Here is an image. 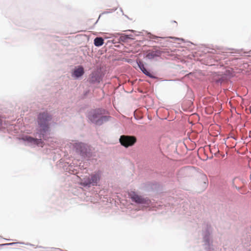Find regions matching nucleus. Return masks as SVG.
I'll use <instances>...</instances> for the list:
<instances>
[{"instance_id":"nucleus-1","label":"nucleus","mask_w":251,"mask_h":251,"mask_svg":"<svg viewBox=\"0 0 251 251\" xmlns=\"http://www.w3.org/2000/svg\"><path fill=\"white\" fill-rule=\"evenodd\" d=\"M51 116L46 112L40 113L38 116L37 122L40 127V132L43 138L44 133L49 129L48 123L51 120Z\"/></svg>"},{"instance_id":"nucleus-2","label":"nucleus","mask_w":251,"mask_h":251,"mask_svg":"<svg viewBox=\"0 0 251 251\" xmlns=\"http://www.w3.org/2000/svg\"><path fill=\"white\" fill-rule=\"evenodd\" d=\"M100 172H98L92 175L91 178H84L82 180V184L84 186H88L90 184L96 185L100 179Z\"/></svg>"},{"instance_id":"nucleus-3","label":"nucleus","mask_w":251,"mask_h":251,"mask_svg":"<svg viewBox=\"0 0 251 251\" xmlns=\"http://www.w3.org/2000/svg\"><path fill=\"white\" fill-rule=\"evenodd\" d=\"M136 141V138L133 136L122 135L120 138L121 144L126 148L133 146Z\"/></svg>"},{"instance_id":"nucleus-4","label":"nucleus","mask_w":251,"mask_h":251,"mask_svg":"<svg viewBox=\"0 0 251 251\" xmlns=\"http://www.w3.org/2000/svg\"><path fill=\"white\" fill-rule=\"evenodd\" d=\"M90 119L92 122L98 125H100L103 120L106 119V117L102 115V110H96L93 114L90 115Z\"/></svg>"},{"instance_id":"nucleus-5","label":"nucleus","mask_w":251,"mask_h":251,"mask_svg":"<svg viewBox=\"0 0 251 251\" xmlns=\"http://www.w3.org/2000/svg\"><path fill=\"white\" fill-rule=\"evenodd\" d=\"M130 198L132 200L138 203L143 204L146 203L147 200L143 198L141 196H139L135 194L134 192H132L130 194Z\"/></svg>"},{"instance_id":"nucleus-6","label":"nucleus","mask_w":251,"mask_h":251,"mask_svg":"<svg viewBox=\"0 0 251 251\" xmlns=\"http://www.w3.org/2000/svg\"><path fill=\"white\" fill-rule=\"evenodd\" d=\"M22 139L24 141H27L29 143H33L36 145H39L42 142L41 139H38L32 138L29 136H25L22 137Z\"/></svg>"},{"instance_id":"nucleus-7","label":"nucleus","mask_w":251,"mask_h":251,"mask_svg":"<svg viewBox=\"0 0 251 251\" xmlns=\"http://www.w3.org/2000/svg\"><path fill=\"white\" fill-rule=\"evenodd\" d=\"M161 54L160 50L150 51L146 55V57L149 59H152L155 57L159 56Z\"/></svg>"},{"instance_id":"nucleus-8","label":"nucleus","mask_w":251,"mask_h":251,"mask_svg":"<svg viewBox=\"0 0 251 251\" xmlns=\"http://www.w3.org/2000/svg\"><path fill=\"white\" fill-rule=\"evenodd\" d=\"M75 147L76 148V151L80 152L81 154L85 153L86 152V146L84 144L82 143H76L75 144Z\"/></svg>"},{"instance_id":"nucleus-9","label":"nucleus","mask_w":251,"mask_h":251,"mask_svg":"<svg viewBox=\"0 0 251 251\" xmlns=\"http://www.w3.org/2000/svg\"><path fill=\"white\" fill-rule=\"evenodd\" d=\"M138 65L140 70L144 74H145L146 75L149 76L151 78L154 77V76L152 75L146 70L144 64L142 62L140 61L139 63H138Z\"/></svg>"},{"instance_id":"nucleus-10","label":"nucleus","mask_w":251,"mask_h":251,"mask_svg":"<svg viewBox=\"0 0 251 251\" xmlns=\"http://www.w3.org/2000/svg\"><path fill=\"white\" fill-rule=\"evenodd\" d=\"M84 69L82 67H79L74 71V75L76 77H79L82 76L84 74Z\"/></svg>"},{"instance_id":"nucleus-11","label":"nucleus","mask_w":251,"mask_h":251,"mask_svg":"<svg viewBox=\"0 0 251 251\" xmlns=\"http://www.w3.org/2000/svg\"><path fill=\"white\" fill-rule=\"evenodd\" d=\"M104 43V40L101 37H97L94 39V45L97 47H100Z\"/></svg>"},{"instance_id":"nucleus-12","label":"nucleus","mask_w":251,"mask_h":251,"mask_svg":"<svg viewBox=\"0 0 251 251\" xmlns=\"http://www.w3.org/2000/svg\"><path fill=\"white\" fill-rule=\"evenodd\" d=\"M14 244H15V243L0 244V250L5 249H6L5 247H7L10 245H13Z\"/></svg>"},{"instance_id":"nucleus-13","label":"nucleus","mask_w":251,"mask_h":251,"mask_svg":"<svg viewBox=\"0 0 251 251\" xmlns=\"http://www.w3.org/2000/svg\"><path fill=\"white\" fill-rule=\"evenodd\" d=\"M1 123H2V120L0 118V125L1 124Z\"/></svg>"}]
</instances>
